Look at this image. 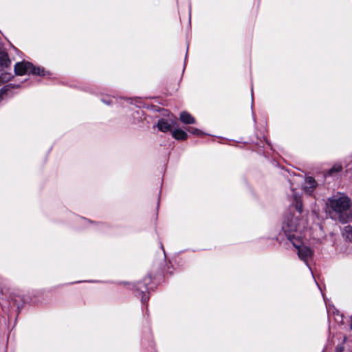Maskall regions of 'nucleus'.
I'll return each instance as SVG.
<instances>
[{
  "label": "nucleus",
  "mask_w": 352,
  "mask_h": 352,
  "mask_svg": "<svg viewBox=\"0 0 352 352\" xmlns=\"http://www.w3.org/2000/svg\"><path fill=\"white\" fill-rule=\"evenodd\" d=\"M172 136L177 140H184L188 138V134L180 129H176L172 131Z\"/></svg>",
  "instance_id": "nucleus-8"
},
{
  "label": "nucleus",
  "mask_w": 352,
  "mask_h": 352,
  "mask_svg": "<svg viewBox=\"0 0 352 352\" xmlns=\"http://www.w3.org/2000/svg\"><path fill=\"white\" fill-rule=\"evenodd\" d=\"M344 233L347 239L352 241V226H347L344 228Z\"/></svg>",
  "instance_id": "nucleus-11"
},
{
  "label": "nucleus",
  "mask_w": 352,
  "mask_h": 352,
  "mask_svg": "<svg viewBox=\"0 0 352 352\" xmlns=\"http://www.w3.org/2000/svg\"><path fill=\"white\" fill-rule=\"evenodd\" d=\"M14 72L15 74L19 76L30 74L38 76L45 75V72L43 69L40 67H35L32 63L27 61L17 63L14 65Z\"/></svg>",
  "instance_id": "nucleus-3"
},
{
  "label": "nucleus",
  "mask_w": 352,
  "mask_h": 352,
  "mask_svg": "<svg viewBox=\"0 0 352 352\" xmlns=\"http://www.w3.org/2000/svg\"><path fill=\"white\" fill-rule=\"evenodd\" d=\"M177 125L176 120H173L170 122L166 119H161L157 122V128L162 132H168L171 131V129Z\"/></svg>",
  "instance_id": "nucleus-4"
},
{
  "label": "nucleus",
  "mask_w": 352,
  "mask_h": 352,
  "mask_svg": "<svg viewBox=\"0 0 352 352\" xmlns=\"http://www.w3.org/2000/svg\"><path fill=\"white\" fill-rule=\"evenodd\" d=\"M342 166L340 164H335L328 172L329 175H333L335 173L341 171Z\"/></svg>",
  "instance_id": "nucleus-10"
},
{
  "label": "nucleus",
  "mask_w": 352,
  "mask_h": 352,
  "mask_svg": "<svg viewBox=\"0 0 352 352\" xmlns=\"http://www.w3.org/2000/svg\"><path fill=\"white\" fill-rule=\"evenodd\" d=\"M294 199L296 211L285 217L282 228L287 239L298 250L299 258L307 263L312 257L313 251L302 241V235L305 236L303 232L307 228V221L304 219H300L302 215V204L296 195Z\"/></svg>",
  "instance_id": "nucleus-1"
},
{
  "label": "nucleus",
  "mask_w": 352,
  "mask_h": 352,
  "mask_svg": "<svg viewBox=\"0 0 352 352\" xmlns=\"http://www.w3.org/2000/svg\"><path fill=\"white\" fill-rule=\"evenodd\" d=\"M326 205L333 218L342 223L352 219V201L344 193L336 192L327 200Z\"/></svg>",
  "instance_id": "nucleus-2"
},
{
  "label": "nucleus",
  "mask_w": 352,
  "mask_h": 352,
  "mask_svg": "<svg viewBox=\"0 0 352 352\" xmlns=\"http://www.w3.org/2000/svg\"><path fill=\"white\" fill-rule=\"evenodd\" d=\"M317 186L316 181L313 177H308L305 179L303 190L307 194L311 195Z\"/></svg>",
  "instance_id": "nucleus-5"
},
{
  "label": "nucleus",
  "mask_w": 352,
  "mask_h": 352,
  "mask_svg": "<svg viewBox=\"0 0 352 352\" xmlns=\"http://www.w3.org/2000/svg\"><path fill=\"white\" fill-rule=\"evenodd\" d=\"M179 119L182 122L186 124L195 123V119L186 111H183L180 113Z\"/></svg>",
  "instance_id": "nucleus-6"
},
{
  "label": "nucleus",
  "mask_w": 352,
  "mask_h": 352,
  "mask_svg": "<svg viewBox=\"0 0 352 352\" xmlns=\"http://www.w3.org/2000/svg\"><path fill=\"white\" fill-rule=\"evenodd\" d=\"M11 64V60H10L8 54L5 52L0 53V69L8 67Z\"/></svg>",
  "instance_id": "nucleus-7"
},
{
  "label": "nucleus",
  "mask_w": 352,
  "mask_h": 352,
  "mask_svg": "<svg viewBox=\"0 0 352 352\" xmlns=\"http://www.w3.org/2000/svg\"><path fill=\"white\" fill-rule=\"evenodd\" d=\"M187 130L189 133L196 135H201L203 133L200 130L196 128L189 127Z\"/></svg>",
  "instance_id": "nucleus-12"
},
{
  "label": "nucleus",
  "mask_w": 352,
  "mask_h": 352,
  "mask_svg": "<svg viewBox=\"0 0 352 352\" xmlns=\"http://www.w3.org/2000/svg\"><path fill=\"white\" fill-rule=\"evenodd\" d=\"M9 86H10V85H8V87H9ZM7 88H8V86H6V87L3 88V89H7Z\"/></svg>",
  "instance_id": "nucleus-13"
},
{
  "label": "nucleus",
  "mask_w": 352,
  "mask_h": 352,
  "mask_svg": "<svg viewBox=\"0 0 352 352\" xmlns=\"http://www.w3.org/2000/svg\"><path fill=\"white\" fill-rule=\"evenodd\" d=\"M11 74H1L0 75V85L9 81L12 78Z\"/></svg>",
  "instance_id": "nucleus-9"
}]
</instances>
